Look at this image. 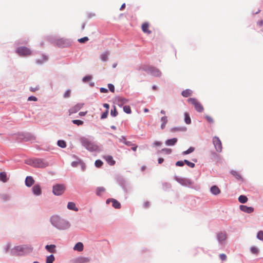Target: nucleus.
I'll return each mask as SVG.
<instances>
[{
	"label": "nucleus",
	"mask_w": 263,
	"mask_h": 263,
	"mask_svg": "<svg viewBox=\"0 0 263 263\" xmlns=\"http://www.w3.org/2000/svg\"><path fill=\"white\" fill-rule=\"evenodd\" d=\"M187 102L192 104L196 110L198 112H201L203 111L204 108L202 104L195 98H189L187 99Z\"/></svg>",
	"instance_id": "20e7f679"
},
{
	"label": "nucleus",
	"mask_w": 263,
	"mask_h": 263,
	"mask_svg": "<svg viewBox=\"0 0 263 263\" xmlns=\"http://www.w3.org/2000/svg\"><path fill=\"white\" fill-rule=\"evenodd\" d=\"M154 145L155 146H160L162 143L161 142H159V141H156L154 143Z\"/></svg>",
	"instance_id": "4d7b16f0"
},
{
	"label": "nucleus",
	"mask_w": 263,
	"mask_h": 263,
	"mask_svg": "<svg viewBox=\"0 0 263 263\" xmlns=\"http://www.w3.org/2000/svg\"><path fill=\"white\" fill-rule=\"evenodd\" d=\"M213 143L217 152H221L222 149V143L219 138L216 136L213 138Z\"/></svg>",
	"instance_id": "6e6552de"
},
{
	"label": "nucleus",
	"mask_w": 263,
	"mask_h": 263,
	"mask_svg": "<svg viewBox=\"0 0 263 263\" xmlns=\"http://www.w3.org/2000/svg\"><path fill=\"white\" fill-rule=\"evenodd\" d=\"M192 93V91L191 89H187L186 90H183L181 95L184 97H188L189 96H191Z\"/></svg>",
	"instance_id": "a878e982"
},
{
	"label": "nucleus",
	"mask_w": 263,
	"mask_h": 263,
	"mask_svg": "<svg viewBox=\"0 0 263 263\" xmlns=\"http://www.w3.org/2000/svg\"><path fill=\"white\" fill-rule=\"evenodd\" d=\"M138 147V146L134 144V145H133L132 147V149L133 151H136L137 150V148Z\"/></svg>",
	"instance_id": "052dcab7"
},
{
	"label": "nucleus",
	"mask_w": 263,
	"mask_h": 263,
	"mask_svg": "<svg viewBox=\"0 0 263 263\" xmlns=\"http://www.w3.org/2000/svg\"><path fill=\"white\" fill-rule=\"evenodd\" d=\"M184 161H179L176 163V165L178 166H182L184 165Z\"/></svg>",
	"instance_id": "3c124183"
},
{
	"label": "nucleus",
	"mask_w": 263,
	"mask_h": 263,
	"mask_svg": "<svg viewBox=\"0 0 263 263\" xmlns=\"http://www.w3.org/2000/svg\"><path fill=\"white\" fill-rule=\"evenodd\" d=\"M57 144L59 146L62 148H65L66 146V143L64 140H59Z\"/></svg>",
	"instance_id": "473e14b6"
},
{
	"label": "nucleus",
	"mask_w": 263,
	"mask_h": 263,
	"mask_svg": "<svg viewBox=\"0 0 263 263\" xmlns=\"http://www.w3.org/2000/svg\"><path fill=\"white\" fill-rule=\"evenodd\" d=\"M67 208L69 210L74 211H78V208L76 206V204L73 202H69L67 204Z\"/></svg>",
	"instance_id": "6ab92c4d"
},
{
	"label": "nucleus",
	"mask_w": 263,
	"mask_h": 263,
	"mask_svg": "<svg viewBox=\"0 0 263 263\" xmlns=\"http://www.w3.org/2000/svg\"><path fill=\"white\" fill-rule=\"evenodd\" d=\"M16 53L20 56H28L31 54V51L26 47H20L16 49Z\"/></svg>",
	"instance_id": "0eeeda50"
},
{
	"label": "nucleus",
	"mask_w": 263,
	"mask_h": 263,
	"mask_svg": "<svg viewBox=\"0 0 263 263\" xmlns=\"http://www.w3.org/2000/svg\"><path fill=\"white\" fill-rule=\"evenodd\" d=\"M55 246L54 245H46L45 247L46 249L50 253H55Z\"/></svg>",
	"instance_id": "393cba45"
},
{
	"label": "nucleus",
	"mask_w": 263,
	"mask_h": 263,
	"mask_svg": "<svg viewBox=\"0 0 263 263\" xmlns=\"http://www.w3.org/2000/svg\"><path fill=\"white\" fill-rule=\"evenodd\" d=\"M148 70L151 74L155 77H160L161 74L160 71L155 67H151L148 69Z\"/></svg>",
	"instance_id": "f8f14e48"
},
{
	"label": "nucleus",
	"mask_w": 263,
	"mask_h": 263,
	"mask_svg": "<svg viewBox=\"0 0 263 263\" xmlns=\"http://www.w3.org/2000/svg\"><path fill=\"white\" fill-rule=\"evenodd\" d=\"M102 164L103 162H102V161L100 160H96L95 162V165L98 167H101L102 165Z\"/></svg>",
	"instance_id": "49530a36"
},
{
	"label": "nucleus",
	"mask_w": 263,
	"mask_h": 263,
	"mask_svg": "<svg viewBox=\"0 0 263 263\" xmlns=\"http://www.w3.org/2000/svg\"><path fill=\"white\" fill-rule=\"evenodd\" d=\"M118 111L115 106H114V109L111 110L110 114L113 117H116L118 115Z\"/></svg>",
	"instance_id": "e433bc0d"
},
{
	"label": "nucleus",
	"mask_w": 263,
	"mask_h": 263,
	"mask_svg": "<svg viewBox=\"0 0 263 263\" xmlns=\"http://www.w3.org/2000/svg\"><path fill=\"white\" fill-rule=\"evenodd\" d=\"M54 259H55L54 256L53 255H50L47 257L46 260V263H53Z\"/></svg>",
	"instance_id": "2f4dec72"
},
{
	"label": "nucleus",
	"mask_w": 263,
	"mask_h": 263,
	"mask_svg": "<svg viewBox=\"0 0 263 263\" xmlns=\"http://www.w3.org/2000/svg\"><path fill=\"white\" fill-rule=\"evenodd\" d=\"M104 158L106 161L108 162L110 165H113L115 163V161L114 160L113 158L111 156H104Z\"/></svg>",
	"instance_id": "5701e85b"
},
{
	"label": "nucleus",
	"mask_w": 263,
	"mask_h": 263,
	"mask_svg": "<svg viewBox=\"0 0 263 263\" xmlns=\"http://www.w3.org/2000/svg\"><path fill=\"white\" fill-rule=\"evenodd\" d=\"M90 261V259L85 257H79L74 260V263H87Z\"/></svg>",
	"instance_id": "2eb2a0df"
},
{
	"label": "nucleus",
	"mask_w": 263,
	"mask_h": 263,
	"mask_svg": "<svg viewBox=\"0 0 263 263\" xmlns=\"http://www.w3.org/2000/svg\"><path fill=\"white\" fill-rule=\"evenodd\" d=\"M105 191L106 190L104 187H97L96 190V194L98 196H101L103 193H104L105 192Z\"/></svg>",
	"instance_id": "bb28decb"
},
{
	"label": "nucleus",
	"mask_w": 263,
	"mask_h": 263,
	"mask_svg": "<svg viewBox=\"0 0 263 263\" xmlns=\"http://www.w3.org/2000/svg\"><path fill=\"white\" fill-rule=\"evenodd\" d=\"M240 209L246 213H251L254 211V209L252 207L247 206L246 205H240Z\"/></svg>",
	"instance_id": "4468645a"
},
{
	"label": "nucleus",
	"mask_w": 263,
	"mask_h": 263,
	"mask_svg": "<svg viewBox=\"0 0 263 263\" xmlns=\"http://www.w3.org/2000/svg\"><path fill=\"white\" fill-rule=\"evenodd\" d=\"M33 248L31 245H26L16 247V250L19 252H22L23 254H27L32 252Z\"/></svg>",
	"instance_id": "39448f33"
},
{
	"label": "nucleus",
	"mask_w": 263,
	"mask_h": 263,
	"mask_svg": "<svg viewBox=\"0 0 263 263\" xmlns=\"http://www.w3.org/2000/svg\"><path fill=\"white\" fill-rule=\"evenodd\" d=\"M149 24L147 22L143 23L142 25V30L143 32L149 34L152 33V31L148 29Z\"/></svg>",
	"instance_id": "dca6fc26"
},
{
	"label": "nucleus",
	"mask_w": 263,
	"mask_h": 263,
	"mask_svg": "<svg viewBox=\"0 0 263 263\" xmlns=\"http://www.w3.org/2000/svg\"><path fill=\"white\" fill-rule=\"evenodd\" d=\"M83 105V103H78L76 105L71 107L68 110L69 116H70L71 115L74 113H76L77 112L79 111L82 108Z\"/></svg>",
	"instance_id": "1a4fd4ad"
},
{
	"label": "nucleus",
	"mask_w": 263,
	"mask_h": 263,
	"mask_svg": "<svg viewBox=\"0 0 263 263\" xmlns=\"http://www.w3.org/2000/svg\"><path fill=\"white\" fill-rule=\"evenodd\" d=\"M50 221L53 226L59 229H66L69 227L68 222L57 215L52 216L50 218Z\"/></svg>",
	"instance_id": "f257e3e1"
},
{
	"label": "nucleus",
	"mask_w": 263,
	"mask_h": 263,
	"mask_svg": "<svg viewBox=\"0 0 263 263\" xmlns=\"http://www.w3.org/2000/svg\"><path fill=\"white\" fill-rule=\"evenodd\" d=\"M217 237L219 242L221 243H223L224 241L226 240L227 234L225 232H221L217 234Z\"/></svg>",
	"instance_id": "9b49d317"
},
{
	"label": "nucleus",
	"mask_w": 263,
	"mask_h": 263,
	"mask_svg": "<svg viewBox=\"0 0 263 263\" xmlns=\"http://www.w3.org/2000/svg\"><path fill=\"white\" fill-rule=\"evenodd\" d=\"M177 139L176 138H174L171 139L167 140L165 141V144L168 146H173L174 145L176 142H177Z\"/></svg>",
	"instance_id": "412c9836"
},
{
	"label": "nucleus",
	"mask_w": 263,
	"mask_h": 263,
	"mask_svg": "<svg viewBox=\"0 0 263 263\" xmlns=\"http://www.w3.org/2000/svg\"><path fill=\"white\" fill-rule=\"evenodd\" d=\"M205 118L206 119V120L210 123H212L213 122V118L210 117V116H205Z\"/></svg>",
	"instance_id": "5fc2aeb1"
},
{
	"label": "nucleus",
	"mask_w": 263,
	"mask_h": 263,
	"mask_svg": "<svg viewBox=\"0 0 263 263\" xmlns=\"http://www.w3.org/2000/svg\"><path fill=\"white\" fill-rule=\"evenodd\" d=\"M70 92L71 91L70 90H67L64 94V97L65 98L69 97L70 95Z\"/></svg>",
	"instance_id": "8fccbe9b"
},
{
	"label": "nucleus",
	"mask_w": 263,
	"mask_h": 263,
	"mask_svg": "<svg viewBox=\"0 0 263 263\" xmlns=\"http://www.w3.org/2000/svg\"><path fill=\"white\" fill-rule=\"evenodd\" d=\"M161 128L162 129H164L165 127L166 124L167 123L168 120L167 117L166 116H163L161 118Z\"/></svg>",
	"instance_id": "4be33fe9"
},
{
	"label": "nucleus",
	"mask_w": 263,
	"mask_h": 263,
	"mask_svg": "<svg viewBox=\"0 0 263 263\" xmlns=\"http://www.w3.org/2000/svg\"><path fill=\"white\" fill-rule=\"evenodd\" d=\"M72 123L77 125H82L83 124V121L80 120H73L72 121Z\"/></svg>",
	"instance_id": "4c0bfd02"
},
{
	"label": "nucleus",
	"mask_w": 263,
	"mask_h": 263,
	"mask_svg": "<svg viewBox=\"0 0 263 263\" xmlns=\"http://www.w3.org/2000/svg\"><path fill=\"white\" fill-rule=\"evenodd\" d=\"M65 190V186L63 184H57L52 187L53 193L57 196L63 194Z\"/></svg>",
	"instance_id": "423d86ee"
},
{
	"label": "nucleus",
	"mask_w": 263,
	"mask_h": 263,
	"mask_svg": "<svg viewBox=\"0 0 263 263\" xmlns=\"http://www.w3.org/2000/svg\"><path fill=\"white\" fill-rule=\"evenodd\" d=\"M83 244L81 242H79L75 245V246L73 247V250L75 251L81 252L83 250Z\"/></svg>",
	"instance_id": "a211bd4d"
},
{
	"label": "nucleus",
	"mask_w": 263,
	"mask_h": 263,
	"mask_svg": "<svg viewBox=\"0 0 263 263\" xmlns=\"http://www.w3.org/2000/svg\"><path fill=\"white\" fill-rule=\"evenodd\" d=\"M118 101L121 102V104H124L127 102V100L123 98H119Z\"/></svg>",
	"instance_id": "de8ad7c7"
},
{
	"label": "nucleus",
	"mask_w": 263,
	"mask_h": 263,
	"mask_svg": "<svg viewBox=\"0 0 263 263\" xmlns=\"http://www.w3.org/2000/svg\"><path fill=\"white\" fill-rule=\"evenodd\" d=\"M184 121L187 124H190L191 123V119L189 114L187 112L184 113Z\"/></svg>",
	"instance_id": "c756f323"
},
{
	"label": "nucleus",
	"mask_w": 263,
	"mask_h": 263,
	"mask_svg": "<svg viewBox=\"0 0 263 263\" xmlns=\"http://www.w3.org/2000/svg\"><path fill=\"white\" fill-rule=\"evenodd\" d=\"M120 141L123 143H124V142H127L124 137H122V138L120 139Z\"/></svg>",
	"instance_id": "338daca9"
},
{
	"label": "nucleus",
	"mask_w": 263,
	"mask_h": 263,
	"mask_svg": "<svg viewBox=\"0 0 263 263\" xmlns=\"http://www.w3.org/2000/svg\"><path fill=\"white\" fill-rule=\"evenodd\" d=\"M158 163H159V164H161V163H162L163 162L164 159H163V158H159L158 159Z\"/></svg>",
	"instance_id": "e2e57ef3"
},
{
	"label": "nucleus",
	"mask_w": 263,
	"mask_h": 263,
	"mask_svg": "<svg viewBox=\"0 0 263 263\" xmlns=\"http://www.w3.org/2000/svg\"><path fill=\"white\" fill-rule=\"evenodd\" d=\"M32 192L35 195L39 196L41 194L42 191L41 186L39 184H35L32 187Z\"/></svg>",
	"instance_id": "ddd939ff"
},
{
	"label": "nucleus",
	"mask_w": 263,
	"mask_h": 263,
	"mask_svg": "<svg viewBox=\"0 0 263 263\" xmlns=\"http://www.w3.org/2000/svg\"><path fill=\"white\" fill-rule=\"evenodd\" d=\"M88 40H89V39L87 36L78 39V41L81 43H84L85 42L88 41Z\"/></svg>",
	"instance_id": "a19ab883"
},
{
	"label": "nucleus",
	"mask_w": 263,
	"mask_h": 263,
	"mask_svg": "<svg viewBox=\"0 0 263 263\" xmlns=\"http://www.w3.org/2000/svg\"><path fill=\"white\" fill-rule=\"evenodd\" d=\"M108 110H107L105 112H103L101 116V118L102 119H105L106 118H107V116H108Z\"/></svg>",
	"instance_id": "603ef678"
},
{
	"label": "nucleus",
	"mask_w": 263,
	"mask_h": 263,
	"mask_svg": "<svg viewBox=\"0 0 263 263\" xmlns=\"http://www.w3.org/2000/svg\"><path fill=\"white\" fill-rule=\"evenodd\" d=\"M100 90V91L102 93H106L108 92V90L105 88H101Z\"/></svg>",
	"instance_id": "13d9d810"
},
{
	"label": "nucleus",
	"mask_w": 263,
	"mask_h": 263,
	"mask_svg": "<svg viewBox=\"0 0 263 263\" xmlns=\"http://www.w3.org/2000/svg\"><path fill=\"white\" fill-rule=\"evenodd\" d=\"M252 253L257 254L258 253V249L256 247H252L250 249Z\"/></svg>",
	"instance_id": "79ce46f5"
},
{
	"label": "nucleus",
	"mask_w": 263,
	"mask_h": 263,
	"mask_svg": "<svg viewBox=\"0 0 263 263\" xmlns=\"http://www.w3.org/2000/svg\"><path fill=\"white\" fill-rule=\"evenodd\" d=\"M195 148L193 147H190L187 150L183 152V155H187L192 153L194 151Z\"/></svg>",
	"instance_id": "f704fd0d"
},
{
	"label": "nucleus",
	"mask_w": 263,
	"mask_h": 263,
	"mask_svg": "<svg viewBox=\"0 0 263 263\" xmlns=\"http://www.w3.org/2000/svg\"><path fill=\"white\" fill-rule=\"evenodd\" d=\"M176 180L181 185L186 186H191L193 183L191 180L186 178H176Z\"/></svg>",
	"instance_id": "9d476101"
},
{
	"label": "nucleus",
	"mask_w": 263,
	"mask_h": 263,
	"mask_svg": "<svg viewBox=\"0 0 263 263\" xmlns=\"http://www.w3.org/2000/svg\"><path fill=\"white\" fill-rule=\"evenodd\" d=\"M219 258L222 261H226L227 258V256L225 254H220L219 255Z\"/></svg>",
	"instance_id": "a18cd8bd"
},
{
	"label": "nucleus",
	"mask_w": 263,
	"mask_h": 263,
	"mask_svg": "<svg viewBox=\"0 0 263 263\" xmlns=\"http://www.w3.org/2000/svg\"><path fill=\"white\" fill-rule=\"evenodd\" d=\"M184 163L189 167L191 168H193L195 167V164L193 162H190L189 161L187 160H184Z\"/></svg>",
	"instance_id": "58836bf2"
},
{
	"label": "nucleus",
	"mask_w": 263,
	"mask_h": 263,
	"mask_svg": "<svg viewBox=\"0 0 263 263\" xmlns=\"http://www.w3.org/2000/svg\"><path fill=\"white\" fill-rule=\"evenodd\" d=\"M0 180L3 182H6L7 181V174L5 172L0 173Z\"/></svg>",
	"instance_id": "c85d7f7f"
},
{
	"label": "nucleus",
	"mask_w": 263,
	"mask_h": 263,
	"mask_svg": "<svg viewBox=\"0 0 263 263\" xmlns=\"http://www.w3.org/2000/svg\"><path fill=\"white\" fill-rule=\"evenodd\" d=\"M82 145L88 150L90 151H96L98 149V146L93 143L90 141L88 139L83 138L81 139Z\"/></svg>",
	"instance_id": "7ed1b4c3"
},
{
	"label": "nucleus",
	"mask_w": 263,
	"mask_h": 263,
	"mask_svg": "<svg viewBox=\"0 0 263 263\" xmlns=\"http://www.w3.org/2000/svg\"><path fill=\"white\" fill-rule=\"evenodd\" d=\"M257 25L259 26H262V25H263V22L262 20H260L259 21H258V22L257 23Z\"/></svg>",
	"instance_id": "680f3d73"
},
{
	"label": "nucleus",
	"mask_w": 263,
	"mask_h": 263,
	"mask_svg": "<svg viewBox=\"0 0 263 263\" xmlns=\"http://www.w3.org/2000/svg\"><path fill=\"white\" fill-rule=\"evenodd\" d=\"M125 4H123L122 5V6H121V7H120V9L121 10H123V9H124V8H125Z\"/></svg>",
	"instance_id": "774afa93"
},
{
	"label": "nucleus",
	"mask_w": 263,
	"mask_h": 263,
	"mask_svg": "<svg viewBox=\"0 0 263 263\" xmlns=\"http://www.w3.org/2000/svg\"><path fill=\"white\" fill-rule=\"evenodd\" d=\"M103 106H104V107H105V108L107 109V110H108V108H109V104H107V103H105V104H103Z\"/></svg>",
	"instance_id": "0e129e2a"
},
{
	"label": "nucleus",
	"mask_w": 263,
	"mask_h": 263,
	"mask_svg": "<svg viewBox=\"0 0 263 263\" xmlns=\"http://www.w3.org/2000/svg\"><path fill=\"white\" fill-rule=\"evenodd\" d=\"M112 205L115 209H120L121 208L120 203L115 199L112 200Z\"/></svg>",
	"instance_id": "cd10ccee"
},
{
	"label": "nucleus",
	"mask_w": 263,
	"mask_h": 263,
	"mask_svg": "<svg viewBox=\"0 0 263 263\" xmlns=\"http://www.w3.org/2000/svg\"><path fill=\"white\" fill-rule=\"evenodd\" d=\"M161 151L166 154H170L172 153V149L170 148H163Z\"/></svg>",
	"instance_id": "37998d69"
},
{
	"label": "nucleus",
	"mask_w": 263,
	"mask_h": 263,
	"mask_svg": "<svg viewBox=\"0 0 263 263\" xmlns=\"http://www.w3.org/2000/svg\"><path fill=\"white\" fill-rule=\"evenodd\" d=\"M238 201L241 203H245L248 201V198L245 195H240L238 198Z\"/></svg>",
	"instance_id": "7c9ffc66"
},
{
	"label": "nucleus",
	"mask_w": 263,
	"mask_h": 263,
	"mask_svg": "<svg viewBox=\"0 0 263 263\" xmlns=\"http://www.w3.org/2000/svg\"><path fill=\"white\" fill-rule=\"evenodd\" d=\"M210 191H211V193L215 195H217L220 194V189L216 185L212 186L211 187Z\"/></svg>",
	"instance_id": "aec40b11"
},
{
	"label": "nucleus",
	"mask_w": 263,
	"mask_h": 263,
	"mask_svg": "<svg viewBox=\"0 0 263 263\" xmlns=\"http://www.w3.org/2000/svg\"><path fill=\"white\" fill-rule=\"evenodd\" d=\"M257 237L259 240H261L263 241V231H259L257 235Z\"/></svg>",
	"instance_id": "ea45409f"
},
{
	"label": "nucleus",
	"mask_w": 263,
	"mask_h": 263,
	"mask_svg": "<svg viewBox=\"0 0 263 263\" xmlns=\"http://www.w3.org/2000/svg\"><path fill=\"white\" fill-rule=\"evenodd\" d=\"M109 55V51H105V52L102 53L100 55V58L102 61L105 62V61H107V60L108 59V57Z\"/></svg>",
	"instance_id": "b1692460"
},
{
	"label": "nucleus",
	"mask_w": 263,
	"mask_h": 263,
	"mask_svg": "<svg viewBox=\"0 0 263 263\" xmlns=\"http://www.w3.org/2000/svg\"><path fill=\"white\" fill-rule=\"evenodd\" d=\"M92 77L90 76H87L83 78V81L84 82H89L91 79Z\"/></svg>",
	"instance_id": "c03bdc74"
},
{
	"label": "nucleus",
	"mask_w": 263,
	"mask_h": 263,
	"mask_svg": "<svg viewBox=\"0 0 263 263\" xmlns=\"http://www.w3.org/2000/svg\"><path fill=\"white\" fill-rule=\"evenodd\" d=\"M87 113V111H81L79 112V115L80 116H84L86 115V114Z\"/></svg>",
	"instance_id": "bf43d9fd"
},
{
	"label": "nucleus",
	"mask_w": 263,
	"mask_h": 263,
	"mask_svg": "<svg viewBox=\"0 0 263 263\" xmlns=\"http://www.w3.org/2000/svg\"><path fill=\"white\" fill-rule=\"evenodd\" d=\"M124 143L127 146H133V145H134V144H133L130 141H127V142H124Z\"/></svg>",
	"instance_id": "6e6d98bb"
},
{
	"label": "nucleus",
	"mask_w": 263,
	"mask_h": 263,
	"mask_svg": "<svg viewBox=\"0 0 263 263\" xmlns=\"http://www.w3.org/2000/svg\"><path fill=\"white\" fill-rule=\"evenodd\" d=\"M29 89L31 92H35L40 89V86L38 85H36L33 86H31Z\"/></svg>",
	"instance_id": "72a5a7b5"
},
{
	"label": "nucleus",
	"mask_w": 263,
	"mask_h": 263,
	"mask_svg": "<svg viewBox=\"0 0 263 263\" xmlns=\"http://www.w3.org/2000/svg\"><path fill=\"white\" fill-rule=\"evenodd\" d=\"M113 199V198H111V199H107L106 202L107 204H109L110 202H112V200Z\"/></svg>",
	"instance_id": "69168bd1"
},
{
	"label": "nucleus",
	"mask_w": 263,
	"mask_h": 263,
	"mask_svg": "<svg viewBox=\"0 0 263 263\" xmlns=\"http://www.w3.org/2000/svg\"><path fill=\"white\" fill-rule=\"evenodd\" d=\"M123 110L127 114L131 113V109L129 106H124L123 107Z\"/></svg>",
	"instance_id": "c9c22d12"
},
{
	"label": "nucleus",
	"mask_w": 263,
	"mask_h": 263,
	"mask_svg": "<svg viewBox=\"0 0 263 263\" xmlns=\"http://www.w3.org/2000/svg\"><path fill=\"white\" fill-rule=\"evenodd\" d=\"M108 87L111 92H115V87L112 84H109L108 85Z\"/></svg>",
	"instance_id": "09e8293b"
},
{
	"label": "nucleus",
	"mask_w": 263,
	"mask_h": 263,
	"mask_svg": "<svg viewBox=\"0 0 263 263\" xmlns=\"http://www.w3.org/2000/svg\"><path fill=\"white\" fill-rule=\"evenodd\" d=\"M37 100V98L34 96H30L28 99V101H36Z\"/></svg>",
	"instance_id": "864d4df0"
},
{
	"label": "nucleus",
	"mask_w": 263,
	"mask_h": 263,
	"mask_svg": "<svg viewBox=\"0 0 263 263\" xmlns=\"http://www.w3.org/2000/svg\"><path fill=\"white\" fill-rule=\"evenodd\" d=\"M27 163L33 167L45 168L48 165V163L42 159H31L27 161Z\"/></svg>",
	"instance_id": "f03ea898"
},
{
	"label": "nucleus",
	"mask_w": 263,
	"mask_h": 263,
	"mask_svg": "<svg viewBox=\"0 0 263 263\" xmlns=\"http://www.w3.org/2000/svg\"><path fill=\"white\" fill-rule=\"evenodd\" d=\"M34 183V180L31 176H27L25 179V184L28 187L31 186Z\"/></svg>",
	"instance_id": "f3484780"
}]
</instances>
